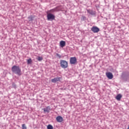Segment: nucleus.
Returning <instances> with one entry per match:
<instances>
[{"instance_id": "f257e3e1", "label": "nucleus", "mask_w": 129, "mask_h": 129, "mask_svg": "<svg viewBox=\"0 0 129 129\" xmlns=\"http://www.w3.org/2000/svg\"><path fill=\"white\" fill-rule=\"evenodd\" d=\"M12 71L13 73L18 75V76L22 75L21 69L20 68L19 66H17L16 65L13 66L12 68Z\"/></svg>"}, {"instance_id": "f03ea898", "label": "nucleus", "mask_w": 129, "mask_h": 129, "mask_svg": "<svg viewBox=\"0 0 129 129\" xmlns=\"http://www.w3.org/2000/svg\"><path fill=\"white\" fill-rule=\"evenodd\" d=\"M60 65L61 68L66 69L68 68V61H66V60H60Z\"/></svg>"}, {"instance_id": "7ed1b4c3", "label": "nucleus", "mask_w": 129, "mask_h": 129, "mask_svg": "<svg viewBox=\"0 0 129 129\" xmlns=\"http://www.w3.org/2000/svg\"><path fill=\"white\" fill-rule=\"evenodd\" d=\"M70 63L71 64H76L77 63V58L76 57H71L70 59Z\"/></svg>"}, {"instance_id": "20e7f679", "label": "nucleus", "mask_w": 129, "mask_h": 129, "mask_svg": "<svg viewBox=\"0 0 129 129\" xmlns=\"http://www.w3.org/2000/svg\"><path fill=\"white\" fill-rule=\"evenodd\" d=\"M47 21L54 20H55V15L51 13H47Z\"/></svg>"}, {"instance_id": "39448f33", "label": "nucleus", "mask_w": 129, "mask_h": 129, "mask_svg": "<svg viewBox=\"0 0 129 129\" xmlns=\"http://www.w3.org/2000/svg\"><path fill=\"white\" fill-rule=\"evenodd\" d=\"M91 31L94 33H97L100 31V29L97 26H93L91 28Z\"/></svg>"}, {"instance_id": "423d86ee", "label": "nucleus", "mask_w": 129, "mask_h": 129, "mask_svg": "<svg viewBox=\"0 0 129 129\" xmlns=\"http://www.w3.org/2000/svg\"><path fill=\"white\" fill-rule=\"evenodd\" d=\"M106 76L108 79L111 80L113 79V76L112 73L109 72L106 73Z\"/></svg>"}, {"instance_id": "0eeeda50", "label": "nucleus", "mask_w": 129, "mask_h": 129, "mask_svg": "<svg viewBox=\"0 0 129 129\" xmlns=\"http://www.w3.org/2000/svg\"><path fill=\"white\" fill-rule=\"evenodd\" d=\"M61 80V77H55L51 79V82L53 83H56V82L60 81Z\"/></svg>"}, {"instance_id": "6e6552de", "label": "nucleus", "mask_w": 129, "mask_h": 129, "mask_svg": "<svg viewBox=\"0 0 129 129\" xmlns=\"http://www.w3.org/2000/svg\"><path fill=\"white\" fill-rule=\"evenodd\" d=\"M59 45L61 48H63L66 45V42H65V41L61 40L59 42Z\"/></svg>"}, {"instance_id": "1a4fd4ad", "label": "nucleus", "mask_w": 129, "mask_h": 129, "mask_svg": "<svg viewBox=\"0 0 129 129\" xmlns=\"http://www.w3.org/2000/svg\"><path fill=\"white\" fill-rule=\"evenodd\" d=\"M56 119L58 122H62L63 121V118L61 116H57Z\"/></svg>"}, {"instance_id": "9d476101", "label": "nucleus", "mask_w": 129, "mask_h": 129, "mask_svg": "<svg viewBox=\"0 0 129 129\" xmlns=\"http://www.w3.org/2000/svg\"><path fill=\"white\" fill-rule=\"evenodd\" d=\"M50 107L49 106H48L47 107H46V108H44L43 109V111L44 112H47L49 113L50 112Z\"/></svg>"}, {"instance_id": "9b49d317", "label": "nucleus", "mask_w": 129, "mask_h": 129, "mask_svg": "<svg viewBox=\"0 0 129 129\" xmlns=\"http://www.w3.org/2000/svg\"><path fill=\"white\" fill-rule=\"evenodd\" d=\"M121 97H122L121 95H120V94H118L116 96V99L117 100L120 101V99H121Z\"/></svg>"}, {"instance_id": "f8f14e48", "label": "nucleus", "mask_w": 129, "mask_h": 129, "mask_svg": "<svg viewBox=\"0 0 129 129\" xmlns=\"http://www.w3.org/2000/svg\"><path fill=\"white\" fill-rule=\"evenodd\" d=\"M87 12L88 14L91 15H95V12H93V11L91 10H87Z\"/></svg>"}, {"instance_id": "ddd939ff", "label": "nucleus", "mask_w": 129, "mask_h": 129, "mask_svg": "<svg viewBox=\"0 0 129 129\" xmlns=\"http://www.w3.org/2000/svg\"><path fill=\"white\" fill-rule=\"evenodd\" d=\"M32 62V59L31 58H29L27 59V64H30Z\"/></svg>"}, {"instance_id": "4468645a", "label": "nucleus", "mask_w": 129, "mask_h": 129, "mask_svg": "<svg viewBox=\"0 0 129 129\" xmlns=\"http://www.w3.org/2000/svg\"><path fill=\"white\" fill-rule=\"evenodd\" d=\"M43 59V57H41V56H38V58H37V60H38L39 61H42Z\"/></svg>"}, {"instance_id": "2eb2a0df", "label": "nucleus", "mask_w": 129, "mask_h": 129, "mask_svg": "<svg viewBox=\"0 0 129 129\" xmlns=\"http://www.w3.org/2000/svg\"><path fill=\"white\" fill-rule=\"evenodd\" d=\"M47 129H53V126H52L51 125L49 124L48 125H47Z\"/></svg>"}, {"instance_id": "dca6fc26", "label": "nucleus", "mask_w": 129, "mask_h": 129, "mask_svg": "<svg viewBox=\"0 0 129 129\" xmlns=\"http://www.w3.org/2000/svg\"><path fill=\"white\" fill-rule=\"evenodd\" d=\"M56 56L59 59L61 58V55H60L59 53H56Z\"/></svg>"}, {"instance_id": "f3484780", "label": "nucleus", "mask_w": 129, "mask_h": 129, "mask_svg": "<svg viewBox=\"0 0 129 129\" xmlns=\"http://www.w3.org/2000/svg\"><path fill=\"white\" fill-rule=\"evenodd\" d=\"M22 129H27V127L25 124H22Z\"/></svg>"}, {"instance_id": "a211bd4d", "label": "nucleus", "mask_w": 129, "mask_h": 129, "mask_svg": "<svg viewBox=\"0 0 129 129\" xmlns=\"http://www.w3.org/2000/svg\"><path fill=\"white\" fill-rule=\"evenodd\" d=\"M56 12V8H54L53 9H51L50 10V12L53 13V12Z\"/></svg>"}, {"instance_id": "6ab92c4d", "label": "nucleus", "mask_w": 129, "mask_h": 129, "mask_svg": "<svg viewBox=\"0 0 129 129\" xmlns=\"http://www.w3.org/2000/svg\"><path fill=\"white\" fill-rule=\"evenodd\" d=\"M82 18H83V19H86V18H85V17H84V16H83V17H82Z\"/></svg>"}, {"instance_id": "aec40b11", "label": "nucleus", "mask_w": 129, "mask_h": 129, "mask_svg": "<svg viewBox=\"0 0 129 129\" xmlns=\"http://www.w3.org/2000/svg\"><path fill=\"white\" fill-rule=\"evenodd\" d=\"M127 129H129V125L128 126Z\"/></svg>"}]
</instances>
